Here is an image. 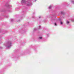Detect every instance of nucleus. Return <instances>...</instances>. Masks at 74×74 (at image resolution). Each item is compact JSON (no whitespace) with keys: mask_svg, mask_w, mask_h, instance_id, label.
I'll return each mask as SVG.
<instances>
[{"mask_svg":"<svg viewBox=\"0 0 74 74\" xmlns=\"http://www.w3.org/2000/svg\"><path fill=\"white\" fill-rule=\"evenodd\" d=\"M61 24L62 25V24H63V23H62V22H61Z\"/></svg>","mask_w":74,"mask_h":74,"instance_id":"f03ea898","label":"nucleus"},{"mask_svg":"<svg viewBox=\"0 0 74 74\" xmlns=\"http://www.w3.org/2000/svg\"><path fill=\"white\" fill-rule=\"evenodd\" d=\"M40 39H41V38H42V37H40Z\"/></svg>","mask_w":74,"mask_h":74,"instance_id":"39448f33","label":"nucleus"},{"mask_svg":"<svg viewBox=\"0 0 74 74\" xmlns=\"http://www.w3.org/2000/svg\"><path fill=\"white\" fill-rule=\"evenodd\" d=\"M37 0H35V1H36Z\"/></svg>","mask_w":74,"mask_h":74,"instance_id":"6e6552de","label":"nucleus"},{"mask_svg":"<svg viewBox=\"0 0 74 74\" xmlns=\"http://www.w3.org/2000/svg\"><path fill=\"white\" fill-rule=\"evenodd\" d=\"M69 21H67V24H69Z\"/></svg>","mask_w":74,"mask_h":74,"instance_id":"f257e3e1","label":"nucleus"},{"mask_svg":"<svg viewBox=\"0 0 74 74\" xmlns=\"http://www.w3.org/2000/svg\"><path fill=\"white\" fill-rule=\"evenodd\" d=\"M51 6H50L49 7V8H51Z\"/></svg>","mask_w":74,"mask_h":74,"instance_id":"20e7f679","label":"nucleus"},{"mask_svg":"<svg viewBox=\"0 0 74 74\" xmlns=\"http://www.w3.org/2000/svg\"><path fill=\"white\" fill-rule=\"evenodd\" d=\"M39 28H40V27H39Z\"/></svg>","mask_w":74,"mask_h":74,"instance_id":"0eeeda50","label":"nucleus"},{"mask_svg":"<svg viewBox=\"0 0 74 74\" xmlns=\"http://www.w3.org/2000/svg\"><path fill=\"white\" fill-rule=\"evenodd\" d=\"M72 2H74V1H72Z\"/></svg>","mask_w":74,"mask_h":74,"instance_id":"423d86ee","label":"nucleus"},{"mask_svg":"<svg viewBox=\"0 0 74 74\" xmlns=\"http://www.w3.org/2000/svg\"><path fill=\"white\" fill-rule=\"evenodd\" d=\"M55 25L56 26V23H55Z\"/></svg>","mask_w":74,"mask_h":74,"instance_id":"7ed1b4c3","label":"nucleus"}]
</instances>
